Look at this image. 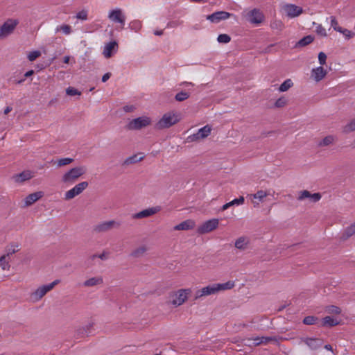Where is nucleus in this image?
Wrapping results in <instances>:
<instances>
[{
  "label": "nucleus",
  "mask_w": 355,
  "mask_h": 355,
  "mask_svg": "<svg viewBox=\"0 0 355 355\" xmlns=\"http://www.w3.org/2000/svg\"><path fill=\"white\" fill-rule=\"evenodd\" d=\"M85 173L86 168L85 166L72 168L63 175L62 182L67 184H72Z\"/></svg>",
  "instance_id": "nucleus-1"
},
{
  "label": "nucleus",
  "mask_w": 355,
  "mask_h": 355,
  "mask_svg": "<svg viewBox=\"0 0 355 355\" xmlns=\"http://www.w3.org/2000/svg\"><path fill=\"white\" fill-rule=\"evenodd\" d=\"M179 121L178 116L171 112H167L155 124V127L157 130L168 128Z\"/></svg>",
  "instance_id": "nucleus-2"
},
{
  "label": "nucleus",
  "mask_w": 355,
  "mask_h": 355,
  "mask_svg": "<svg viewBox=\"0 0 355 355\" xmlns=\"http://www.w3.org/2000/svg\"><path fill=\"white\" fill-rule=\"evenodd\" d=\"M59 282V279H55V281L49 284L42 285V286H40L31 294V298L35 302L39 301L49 291L52 290L54 288V286H56Z\"/></svg>",
  "instance_id": "nucleus-3"
},
{
  "label": "nucleus",
  "mask_w": 355,
  "mask_h": 355,
  "mask_svg": "<svg viewBox=\"0 0 355 355\" xmlns=\"http://www.w3.org/2000/svg\"><path fill=\"white\" fill-rule=\"evenodd\" d=\"M219 225V220L212 218L202 223L197 229V233L199 234H205L216 230Z\"/></svg>",
  "instance_id": "nucleus-4"
},
{
  "label": "nucleus",
  "mask_w": 355,
  "mask_h": 355,
  "mask_svg": "<svg viewBox=\"0 0 355 355\" xmlns=\"http://www.w3.org/2000/svg\"><path fill=\"white\" fill-rule=\"evenodd\" d=\"M150 124V119L147 116H141L132 119L127 125L129 130H140Z\"/></svg>",
  "instance_id": "nucleus-5"
},
{
  "label": "nucleus",
  "mask_w": 355,
  "mask_h": 355,
  "mask_svg": "<svg viewBox=\"0 0 355 355\" xmlns=\"http://www.w3.org/2000/svg\"><path fill=\"white\" fill-rule=\"evenodd\" d=\"M191 293L190 288L187 289H180L172 295L174 297L171 303L178 306L182 305L187 299L188 295Z\"/></svg>",
  "instance_id": "nucleus-6"
},
{
  "label": "nucleus",
  "mask_w": 355,
  "mask_h": 355,
  "mask_svg": "<svg viewBox=\"0 0 355 355\" xmlns=\"http://www.w3.org/2000/svg\"><path fill=\"white\" fill-rule=\"evenodd\" d=\"M246 18L251 24L259 25L263 21L265 17L263 13L259 9L254 8L248 12Z\"/></svg>",
  "instance_id": "nucleus-7"
},
{
  "label": "nucleus",
  "mask_w": 355,
  "mask_h": 355,
  "mask_svg": "<svg viewBox=\"0 0 355 355\" xmlns=\"http://www.w3.org/2000/svg\"><path fill=\"white\" fill-rule=\"evenodd\" d=\"M121 226L119 222L109 220L99 223L94 227V231L97 233L105 232L113 228H119Z\"/></svg>",
  "instance_id": "nucleus-8"
},
{
  "label": "nucleus",
  "mask_w": 355,
  "mask_h": 355,
  "mask_svg": "<svg viewBox=\"0 0 355 355\" xmlns=\"http://www.w3.org/2000/svg\"><path fill=\"white\" fill-rule=\"evenodd\" d=\"M88 187L87 182H82L65 193L64 199L71 200L81 193Z\"/></svg>",
  "instance_id": "nucleus-9"
},
{
  "label": "nucleus",
  "mask_w": 355,
  "mask_h": 355,
  "mask_svg": "<svg viewBox=\"0 0 355 355\" xmlns=\"http://www.w3.org/2000/svg\"><path fill=\"white\" fill-rule=\"evenodd\" d=\"M211 130V128L207 125L200 128L196 133L189 136L187 139L189 142L198 141L201 139L207 137L210 134Z\"/></svg>",
  "instance_id": "nucleus-10"
},
{
  "label": "nucleus",
  "mask_w": 355,
  "mask_h": 355,
  "mask_svg": "<svg viewBox=\"0 0 355 355\" xmlns=\"http://www.w3.org/2000/svg\"><path fill=\"white\" fill-rule=\"evenodd\" d=\"M218 288L216 284L208 285L198 290L196 292L194 300H196L203 296H207L218 293Z\"/></svg>",
  "instance_id": "nucleus-11"
},
{
  "label": "nucleus",
  "mask_w": 355,
  "mask_h": 355,
  "mask_svg": "<svg viewBox=\"0 0 355 355\" xmlns=\"http://www.w3.org/2000/svg\"><path fill=\"white\" fill-rule=\"evenodd\" d=\"M232 14L226 11H216L206 16V19L212 23H219L222 20L228 19Z\"/></svg>",
  "instance_id": "nucleus-12"
},
{
  "label": "nucleus",
  "mask_w": 355,
  "mask_h": 355,
  "mask_svg": "<svg viewBox=\"0 0 355 355\" xmlns=\"http://www.w3.org/2000/svg\"><path fill=\"white\" fill-rule=\"evenodd\" d=\"M109 19L114 22L121 24L123 26L125 25V16L122 10L119 8H116L110 12L108 15Z\"/></svg>",
  "instance_id": "nucleus-13"
},
{
  "label": "nucleus",
  "mask_w": 355,
  "mask_h": 355,
  "mask_svg": "<svg viewBox=\"0 0 355 355\" xmlns=\"http://www.w3.org/2000/svg\"><path fill=\"white\" fill-rule=\"evenodd\" d=\"M17 22L16 21L8 20L0 26V39L9 35L15 29Z\"/></svg>",
  "instance_id": "nucleus-14"
},
{
  "label": "nucleus",
  "mask_w": 355,
  "mask_h": 355,
  "mask_svg": "<svg viewBox=\"0 0 355 355\" xmlns=\"http://www.w3.org/2000/svg\"><path fill=\"white\" fill-rule=\"evenodd\" d=\"M284 11L288 17L293 18L302 14L303 9L294 4H287L284 6Z\"/></svg>",
  "instance_id": "nucleus-15"
},
{
  "label": "nucleus",
  "mask_w": 355,
  "mask_h": 355,
  "mask_svg": "<svg viewBox=\"0 0 355 355\" xmlns=\"http://www.w3.org/2000/svg\"><path fill=\"white\" fill-rule=\"evenodd\" d=\"M118 50V44L116 41H111L105 44L103 54L106 58H111Z\"/></svg>",
  "instance_id": "nucleus-16"
},
{
  "label": "nucleus",
  "mask_w": 355,
  "mask_h": 355,
  "mask_svg": "<svg viewBox=\"0 0 355 355\" xmlns=\"http://www.w3.org/2000/svg\"><path fill=\"white\" fill-rule=\"evenodd\" d=\"M160 210L159 207H151L142 210L132 215V218L140 219L153 216Z\"/></svg>",
  "instance_id": "nucleus-17"
},
{
  "label": "nucleus",
  "mask_w": 355,
  "mask_h": 355,
  "mask_svg": "<svg viewBox=\"0 0 355 355\" xmlns=\"http://www.w3.org/2000/svg\"><path fill=\"white\" fill-rule=\"evenodd\" d=\"M44 195L42 191H37L33 193L29 194L25 198V206L28 207L33 205L37 200L40 199Z\"/></svg>",
  "instance_id": "nucleus-18"
},
{
  "label": "nucleus",
  "mask_w": 355,
  "mask_h": 355,
  "mask_svg": "<svg viewBox=\"0 0 355 355\" xmlns=\"http://www.w3.org/2000/svg\"><path fill=\"white\" fill-rule=\"evenodd\" d=\"M327 74V71L322 67L314 68L311 71V75L315 81H320Z\"/></svg>",
  "instance_id": "nucleus-19"
},
{
  "label": "nucleus",
  "mask_w": 355,
  "mask_h": 355,
  "mask_svg": "<svg viewBox=\"0 0 355 355\" xmlns=\"http://www.w3.org/2000/svg\"><path fill=\"white\" fill-rule=\"evenodd\" d=\"M33 177L32 172L30 171H24L20 173L14 175L13 178L16 182L21 183L30 180Z\"/></svg>",
  "instance_id": "nucleus-20"
},
{
  "label": "nucleus",
  "mask_w": 355,
  "mask_h": 355,
  "mask_svg": "<svg viewBox=\"0 0 355 355\" xmlns=\"http://www.w3.org/2000/svg\"><path fill=\"white\" fill-rule=\"evenodd\" d=\"M303 342L306 343L311 349H317L321 347L322 342L320 339L314 338H305Z\"/></svg>",
  "instance_id": "nucleus-21"
},
{
  "label": "nucleus",
  "mask_w": 355,
  "mask_h": 355,
  "mask_svg": "<svg viewBox=\"0 0 355 355\" xmlns=\"http://www.w3.org/2000/svg\"><path fill=\"white\" fill-rule=\"evenodd\" d=\"M195 226V222L192 220H186L180 224L175 225L173 229L175 230H191Z\"/></svg>",
  "instance_id": "nucleus-22"
},
{
  "label": "nucleus",
  "mask_w": 355,
  "mask_h": 355,
  "mask_svg": "<svg viewBox=\"0 0 355 355\" xmlns=\"http://www.w3.org/2000/svg\"><path fill=\"white\" fill-rule=\"evenodd\" d=\"M93 327L92 323H89L85 327H82L78 328L76 331V338H83L85 336H88L91 333V328Z\"/></svg>",
  "instance_id": "nucleus-23"
},
{
  "label": "nucleus",
  "mask_w": 355,
  "mask_h": 355,
  "mask_svg": "<svg viewBox=\"0 0 355 355\" xmlns=\"http://www.w3.org/2000/svg\"><path fill=\"white\" fill-rule=\"evenodd\" d=\"M339 322L330 316H326L322 318V321L318 324V327H332L338 325Z\"/></svg>",
  "instance_id": "nucleus-24"
},
{
  "label": "nucleus",
  "mask_w": 355,
  "mask_h": 355,
  "mask_svg": "<svg viewBox=\"0 0 355 355\" xmlns=\"http://www.w3.org/2000/svg\"><path fill=\"white\" fill-rule=\"evenodd\" d=\"M103 282V278L101 277H94L85 281L83 286L85 287L94 286L96 285L102 284Z\"/></svg>",
  "instance_id": "nucleus-25"
},
{
  "label": "nucleus",
  "mask_w": 355,
  "mask_h": 355,
  "mask_svg": "<svg viewBox=\"0 0 355 355\" xmlns=\"http://www.w3.org/2000/svg\"><path fill=\"white\" fill-rule=\"evenodd\" d=\"M314 40V37L311 35H306L300 39L295 44V47H304L311 44Z\"/></svg>",
  "instance_id": "nucleus-26"
},
{
  "label": "nucleus",
  "mask_w": 355,
  "mask_h": 355,
  "mask_svg": "<svg viewBox=\"0 0 355 355\" xmlns=\"http://www.w3.org/2000/svg\"><path fill=\"white\" fill-rule=\"evenodd\" d=\"M248 243L249 241L245 237L241 236L236 240L234 245L239 250H245Z\"/></svg>",
  "instance_id": "nucleus-27"
},
{
  "label": "nucleus",
  "mask_w": 355,
  "mask_h": 355,
  "mask_svg": "<svg viewBox=\"0 0 355 355\" xmlns=\"http://www.w3.org/2000/svg\"><path fill=\"white\" fill-rule=\"evenodd\" d=\"M355 235V223L348 227L345 232H343L341 239L343 240H346L351 237L352 236Z\"/></svg>",
  "instance_id": "nucleus-28"
},
{
  "label": "nucleus",
  "mask_w": 355,
  "mask_h": 355,
  "mask_svg": "<svg viewBox=\"0 0 355 355\" xmlns=\"http://www.w3.org/2000/svg\"><path fill=\"white\" fill-rule=\"evenodd\" d=\"M303 323L306 325L320 324L319 318L313 315L306 316L303 319Z\"/></svg>",
  "instance_id": "nucleus-29"
},
{
  "label": "nucleus",
  "mask_w": 355,
  "mask_h": 355,
  "mask_svg": "<svg viewBox=\"0 0 355 355\" xmlns=\"http://www.w3.org/2000/svg\"><path fill=\"white\" fill-rule=\"evenodd\" d=\"M190 97V92L186 90H182L175 96V101L182 102Z\"/></svg>",
  "instance_id": "nucleus-30"
},
{
  "label": "nucleus",
  "mask_w": 355,
  "mask_h": 355,
  "mask_svg": "<svg viewBox=\"0 0 355 355\" xmlns=\"http://www.w3.org/2000/svg\"><path fill=\"white\" fill-rule=\"evenodd\" d=\"M144 156L138 157V155H134L132 156L128 157L125 160L124 164L129 165V164L137 163V162L141 161L144 159Z\"/></svg>",
  "instance_id": "nucleus-31"
},
{
  "label": "nucleus",
  "mask_w": 355,
  "mask_h": 355,
  "mask_svg": "<svg viewBox=\"0 0 355 355\" xmlns=\"http://www.w3.org/2000/svg\"><path fill=\"white\" fill-rule=\"evenodd\" d=\"M293 85V83L291 79H286L279 86V92H284L288 90Z\"/></svg>",
  "instance_id": "nucleus-32"
},
{
  "label": "nucleus",
  "mask_w": 355,
  "mask_h": 355,
  "mask_svg": "<svg viewBox=\"0 0 355 355\" xmlns=\"http://www.w3.org/2000/svg\"><path fill=\"white\" fill-rule=\"evenodd\" d=\"M216 285L218 291H225L232 288L234 286V282L232 281H228L223 284H216Z\"/></svg>",
  "instance_id": "nucleus-33"
},
{
  "label": "nucleus",
  "mask_w": 355,
  "mask_h": 355,
  "mask_svg": "<svg viewBox=\"0 0 355 355\" xmlns=\"http://www.w3.org/2000/svg\"><path fill=\"white\" fill-rule=\"evenodd\" d=\"M146 251V248L145 246H141V247H139L138 248L135 249V250H133L131 252L130 256L135 257V258H138V257H141L145 253Z\"/></svg>",
  "instance_id": "nucleus-34"
},
{
  "label": "nucleus",
  "mask_w": 355,
  "mask_h": 355,
  "mask_svg": "<svg viewBox=\"0 0 355 355\" xmlns=\"http://www.w3.org/2000/svg\"><path fill=\"white\" fill-rule=\"evenodd\" d=\"M59 31H62L64 34L65 35H69L72 30L71 26L68 24H62L61 26H57L55 29V32L58 33Z\"/></svg>",
  "instance_id": "nucleus-35"
},
{
  "label": "nucleus",
  "mask_w": 355,
  "mask_h": 355,
  "mask_svg": "<svg viewBox=\"0 0 355 355\" xmlns=\"http://www.w3.org/2000/svg\"><path fill=\"white\" fill-rule=\"evenodd\" d=\"M326 311L330 314L338 315L341 313V309L337 306L329 305L326 307Z\"/></svg>",
  "instance_id": "nucleus-36"
},
{
  "label": "nucleus",
  "mask_w": 355,
  "mask_h": 355,
  "mask_svg": "<svg viewBox=\"0 0 355 355\" xmlns=\"http://www.w3.org/2000/svg\"><path fill=\"white\" fill-rule=\"evenodd\" d=\"M73 162V158H70V157L60 158V159H58V161H57V166L58 167L64 166L70 164Z\"/></svg>",
  "instance_id": "nucleus-37"
},
{
  "label": "nucleus",
  "mask_w": 355,
  "mask_h": 355,
  "mask_svg": "<svg viewBox=\"0 0 355 355\" xmlns=\"http://www.w3.org/2000/svg\"><path fill=\"white\" fill-rule=\"evenodd\" d=\"M288 100L284 96H281L275 103V107L277 108L284 107L287 104Z\"/></svg>",
  "instance_id": "nucleus-38"
},
{
  "label": "nucleus",
  "mask_w": 355,
  "mask_h": 355,
  "mask_svg": "<svg viewBox=\"0 0 355 355\" xmlns=\"http://www.w3.org/2000/svg\"><path fill=\"white\" fill-rule=\"evenodd\" d=\"M129 27L131 30L137 32L141 28V23L139 20H134L129 24Z\"/></svg>",
  "instance_id": "nucleus-39"
},
{
  "label": "nucleus",
  "mask_w": 355,
  "mask_h": 355,
  "mask_svg": "<svg viewBox=\"0 0 355 355\" xmlns=\"http://www.w3.org/2000/svg\"><path fill=\"white\" fill-rule=\"evenodd\" d=\"M355 130V119H352L350 122L346 124L344 127V132L346 133Z\"/></svg>",
  "instance_id": "nucleus-40"
},
{
  "label": "nucleus",
  "mask_w": 355,
  "mask_h": 355,
  "mask_svg": "<svg viewBox=\"0 0 355 355\" xmlns=\"http://www.w3.org/2000/svg\"><path fill=\"white\" fill-rule=\"evenodd\" d=\"M334 138L332 135L325 137L319 144L320 146H327L332 144Z\"/></svg>",
  "instance_id": "nucleus-41"
},
{
  "label": "nucleus",
  "mask_w": 355,
  "mask_h": 355,
  "mask_svg": "<svg viewBox=\"0 0 355 355\" xmlns=\"http://www.w3.org/2000/svg\"><path fill=\"white\" fill-rule=\"evenodd\" d=\"M230 40H231V37L227 34H220L217 38V41L219 43H223V44H227V43L230 42Z\"/></svg>",
  "instance_id": "nucleus-42"
},
{
  "label": "nucleus",
  "mask_w": 355,
  "mask_h": 355,
  "mask_svg": "<svg viewBox=\"0 0 355 355\" xmlns=\"http://www.w3.org/2000/svg\"><path fill=\"white\" fill-rule=\"evenodd\" d=\"M66 94L69 96L81 95V92L73 87H69L66 89Z\"/></svg>",
  "instance_id": "nucleus-43"
},
{
  "label": "nucleus",
  "mask_w": 355,
  "mask_h": 355,
  "mask_svg": "<svg viewBox=\"0 0 355 355\" xmlns=\"http://www.w3.org/2000/svg\"><path fill=\"white\" fill-rule=\"evenodd\" d=\"M266 196L267 193L266 191L263 190H259L257 193L253 194V198L254 199H258L259 201H261Z\"/></svg>",
  "instance_id": "nucleus-44"
},
{
  "label": "nucleus",
  "mask_w": 355,
  "mask_h": 355,
  "mask_svg": "<svg viewBox=\"0 0 355 355\" xmlns=\"http://www.w3.org/2000/svg\"><path fill=\"white\" fill-rule=\"evenodd\" d=\"M331 26L336 31H340V29L342 27L338 26V21L335 17L331 16Z\"/></svg>",
  "instance_id": "nucleus-45"
},
{
  "label": "nucleus",
  "mask_w": 355,
  "mask_h": 355,
  "mask_svg": "<svg viewBox=\"0 0 355 355\" xmlns=\"http://www.w3.org/2000/svg\"><path fill=\"white\" fill-rule=\"evenodd\" d=\"M271 341L277 342L278 339L275 336H273V337L263 336V337H261V340H259V343H262V344H268V343H270Z\"/></svg>",
  "instance_id": "nucleus-46"
},
{
  "label": "nucleus",
  "mask_w": 355,
  "mask_h": 355,
  "mask_svg": "<svg viewBox=\"0 0 355 355\" xmlns=\"http://www.w3.org/2000/svg\"><path fill=\"white\" fill-rule=\"evenodd\" d=\"M41 55V53L39 51H33L28 55V59L30 61H34Z\"/></svg>",
  "instance_id": "nucleus-47"
},
{
  "label": "nucleus",
  "mask_w": 355,
  "mask_h": 355,
  "mask_svg": "<svg viewBox=\"0 0 355 355\" xmlns=\"http://www.w3.org/2000/svg\"><path fill=\"white\" fill-rule=\"evenodd\" d=\"M311 196V192H309L307 190H304L300 191V196L297 198L298 200H303L306 198H310Z\"/></svg>",
  "instance_id": "nucleus-48"
},
{
  "label": "nucleus",
  "mask_w": 355,
  "mask_h": 355,
  "mask_svg": "<svg viewBox=\"0 0 355 355\" xmlns=\"http://www.w3.org/2000/svg\"><path fill=\"white\" fill-rule=\"evenodd\" d=\"M0 267L3 270H6L8 267H9L8 262L6 260V256H2L0 257Z\"/></svg>",
  "instance_id": "nucleus-49"
},
{
  "label": "nucleus",
  "mask_w": 355,
  "mask_h": 355,
  "mask_svg": "<svg viewBox=\"0 0 355 355\" xmlns=\"http://www.w3.org/2000/svg\"><path fill=\"white\" fill-rule=\"evenodd\" d=\"M327 55L324 52H320L318 54V61L321 65L326 64Z\"/></svg>",
  "instance_id": "nucleus-50"
},
{
  "label": "nucleus",
  "mask_w": 355,
  "mask_h": 355,
  "mask_svg": "<svg viewBox=\"0 0 355 355\" xmlns=\"http://www.w3.org/2000/svg\"><path fill=\"white\" fill-rule=\"evenodd\" d=\"M76 18L78 19L86 20L87 19V12L86 10H81L76 14Z\"/></svg>",
  "instance_id": "nucleus-51"
},
{
  "label": "nucleus",
  "mask_w": 355,
  "mask_h": 355,
  "mask_svg": "<svg viewBox=\"0 0 355 355\" xmlns=\"http://www.w3.org/2000/svg\"><path fill=\"white\" fill-rule=\"evenodd\" d=\"M321 197L322 196L320 193H311L310 200L313 202H316L321 199Z\"/></svg>",
  "instance_id": "nucleus-52"
},
{
  "label": "nucleus",
  "mask_w": 355,
  "mask_h": 355,
  "mask_svg": "<svg viewBox=\"0 0 355 355\" xmlns=\"http://www.w3.org/2000/svg\"><path fill=\"white\" fill-rule=\"evenodd\" d=\"M338 32L343 34L348 39L352 37L354 35L350 31L343 28H341L340 31Z\"/></svg>",
  "instance_id": "nucleus-53"
},
{
  "label": "nucleus",
  "mask_w": 355,
  "mask_h": 355,
  "mask_svg": "<svg viewBox=\"0 0 355 355\" xmlns=\"http://www.w3.org/2000/svg\"><path fill=\"white\" fill-rule=\"evenodd\" d=\"M316 33L322 36H327L326 30L321 25L317 27Z\"/></svg>",
  "instance_id": "nucleus-54"
},
{
  "label": "nucleus",
  "mask_w": 355,
  "mask_h": 355,
  "mask_svg": "<svg viewBox=\"0 0 355 355\" xmlns=\"http://www.w3.org/2000/svg\"><path fill=\"white\" fill-rule=\"evenodd\" d=\"M244 198L243 196H240L239 198H235L233 200H232V202L233 203V205H242L244 202Z\"/></svg>",
  "instance_id": "nucleus-55"
},
{
  "label": "nucleus",
  "mask_w": 355,
  "mask_h": 355,
  "mask_svg": "<svg viewBox=\"0 0 355 355\" xmlns=\"http://www.w3.org/2000/svg\"><path fill=\"white\" fill-rule=\"evenodd\" d=\"M135 110V107L133 105H125L123 107V110L125 112H132Z\"/></svg>",
  "instance_id": "nucleus-56"
},
{
  "label": "nucleus",
  "mask_w": 355,
  "mask_h": 355,
  "mask_svg": "<svg viewBox=\"0 0 355 355\" xmlns=\"http://www.w3.org/2000/svg\"><path fill=\"white\" fill-rule=\"evenodd\" d=\"M112 74L110 72L105 73L102 77V82L105 83L110 77Z\"/></svg>",
  "instance_id": "nucleus-57"
},
{
  "label": "nucleus",
  "mask_w": 355,
  "mask_h": 355,
  "mask_svg": "<svg viewBox=\"0 0 355 355\" xmlns=\"http://www.w3.org/2000/svg\"><path fill=\"white\" fill-rule=\"evenodd\" d=\"M231 206H233V203L232 202V201L223 205L220 209L221 211H225L226 209H227L230 207Z\"/></svg>",
  "instance_id": "nucleus-58"
},
{
  "label": "nucleus",
  "mask_w": 355,
  "mask_h": 355,
  "mask_svg": "<svg viewBox=\"0 0 355 355\" xmlns=\"http://www.w3.org/2000/svg\"><path fill=\"white\" fill-rule=\"evenodd\" d=\"M17 247H18V245H15L14 244L11 245V248H9V250H9L8 254L15 253L17 251V250L15 248H17Z\"/></svg>",
  "instance_id": "nucleus-59"
},
{
  "label": "nucleus",
  "mask_w": 355,
  "mask_h": 355,
  "mask_svg": "<svg viewBox=\"0 0 355 355\" xmlns=\"http://www.w3.org/2000/svg\"><path fill=\"white\" fill-rule=\"evenodd\" d=\"M282 25V22L278 21H275L274 23L271 24V28H278L279 26H281Z\"/></svg>",
  "instance_id": "nucleus-60"
},
{
  "label": "nucleus",
  "mask_w": 355,
  "mask_h": 355,
  "mask_svg": "<svg viewBox=\"0 0 355 355\" xmlns=\"http://www.w3.org/2000/svg\"><path fill=\"white\" fill-rule=\"evenodd\" d=\"M179 23L176 21H170L167 24V27H176L178 26Z\"/></svg>",
  "instance_id": "nucleus-61"
},
{
  "label": "nucleus",
  "mask_w": 355,
  "mask_h": 355,
  "mask_svg": "<svg viewBox=\"0 0 355 355\" xmlns=\"http://www.w3.org/2000/svg\"><path fill=\"white\" fill-rule=\"evenodd\" d=\"M107 252H103L102 254H98V258L101 259V260H106L107 259Z\"/></svg>",
  "instance_id": "nucleus-62"
},
{
  "label": "nucleus",
  "mask_w": 355,
  "mask_h": 355,
  "mask_svg": "<svg viewBox=\"0 0 355 355\" xmlns=\"http://www.w3.org/2000/svg\"><path fill=\"white\" fill-rule=\"evenodd\" d=\"M261 340V337H257L254 339V343H253V345L254 346H258L261 344H262V343H259V340Z\"/></svg>",
  "instance_id": "nucleus-63"
},
{
  "label": "nucleus",
  "mask_w": 355,
  "mask_h": 355,
  "mask_svg": "<svg viewBox=\"0 0 355 355\" xmlns=\"http://www.w3.org/2000/svg\"><path fill=\"white\" fill-rule=\"evenodd\" d=\"M34 73L33 70H29L24 73V78L31 76Z\"/></svg>",
  "instance_id": "nucleus-64"
}]
</instances>
